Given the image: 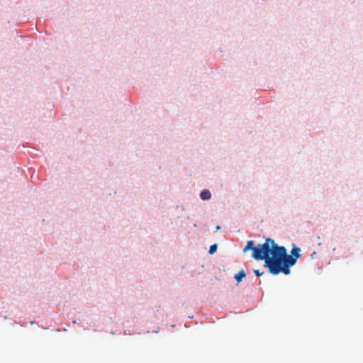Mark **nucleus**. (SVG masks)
<instances>
[{
  "mask_svg": "<svg viewBox=\"0 0 363 363\" xmlns=\"http://www.w3.org/2000/svg\"><path fill=\"white\" fill-rule=\"evenodd\" d=\"M274 243V240L269 238L265 240L264 243L258 244L257 246H254L253 240H250L244 247L243 252H245L249 250H252V257L256 260H264V266L267 268L269 272L270 267L267 265V262L271 259V257H272Z\"/></svg>",
  "mask_w": 363,
  "mask_h": 363,
  "instance_id": "obj_2",
  "label": "nucleus"
},
{
  "mask_svg": "<svg viewBox=\"0 0 363 363\" xmlns=\"http://www.w3.org/2000/svg\"><path fill=\"white\" fill-rule=\"evenodd\" d=\"M217 230H219L220 229V226H217Z\"/></svg>",
  "mask_w": 363,
  "mask_h": 363,
  "instance_id": "obj_7",
  "label": "nucleus"
},
{
  "mask_svg": "<svg viewBox=\"0 0 363 363\" xmlns=\"http://www.w3.org/2000/svg\"><path fill=\"white\" fill-rule=\"evenodd\" d=\"M254 273L257 276L260 277L264 274V272H262L259 269H254Z\"/></svg>",
  "mask_w": 363,
  "mask_h": 363,
  "instance_id": "obj_6",
  "label": "nucleus"
},
{
  "mask_svg": "<svg viewBox=\"0 0 363 363\" xmlns=\"http://www.w3.org/2000/svg\"><path fill=\"white\" fill-rule=\"evenodd\" d=\"M291 255H287L286 249L284 246H279L275 242L272 251L271 259L267 262V265L270 267L269 272L272 274L283 273L289 274L290 267L294 265L298 258L301 257V249L294 245L291 250Z\"/></svg>",
  "mask_w": 363,
  "mask_h": 363,
  "instance_id": "obj_1",
  "label": "nucleus"
},
{
  "mask_svg": "<svg viewBox=\"0 0 363 363\" xmlns=\"http://www.w3.org/2000/svg\"><path fill=\"white\" fill-rule=\"evenodd\" d=\"M246 276V274L244 270L240 271L238 274L235 275V279L236 281L240 283L243 278H245Z\"/></svg>",
  "mask_w": 363,
  "mask_h": 363,
  "instance_id": "obj_4",
  "label": "nucleus"
},
{
  "mask_svg": "<svg viewBox=\"0 0 363 363\" xmlns=\"http://www.w3.org/2000/svg\"><path fill=\"white\" fill-rule=\"evenodd\" d=\"M200 197L202 200H208L211 197V194L209 190L204 189L201 191Z\"/></svg>",
  "mask_w": 363,
  "mask_h": 363,
  "instance_id": "obj_3",
  "label": "nucleus"
},
{
  "mask_svg": "<svg viewBox=\"0 0 363 363\" xmlns=\"http://www.w3.org/2000/svg\"><path fill=\"white\" fill-rule=\"evenodd\" d=\"M217 247H217L216 244L212 245L209 249V254L212 255V254L215 253L216 251L217 250Z\"/></svg>",
  "mask_w": 363,
  "mask_h": 363,
  "instance_id": "obj_5",
  "label": "nucleus"
}]
</instances>
